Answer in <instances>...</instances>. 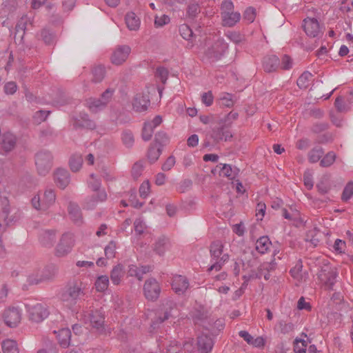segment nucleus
<instances>
[{
    "label": "nucleus",
    "mask_w": 353,
    "mask_h": 353,
    "mask_svg": "<svg viewBox=\"0 0 353 353\" xmlns=\"http://www.w3.org/2000/svg\"><path fill=\"white\" fill-rule=\"evenodd\" d=\"M85 295L83 283L79 280L69 281L60 293L61 300L68 306L75 305Z\"/></svg>",
    "instance_id": "obj_1"
},
{
    "label": "nucleus",
    "mask_w": 353,
    "mask_h": 353,
    "mask_svg": "<svg viewBox=\"0 0 353 353\" xmlns=\"http://www.w3.org/2000/svg\"><path fill=\"white\" fill-rule=\"evenodd\" d=\"M223 245L220 241H216L211 243L210 247V256L215 262L208 268V271L211 272L213 270L219 271L223 264L228 261L229 255L223 254Z\"/></svg>",
    "instance_id": "obj_2"
},
{
    "label": "nucleus",
    "mask_w": 353,
    "mask_h": 353,
    "mask_svg": "<svg viewBox=\"0 0 353 353\" xmlns=\"http://www.w3.org/2000/svg\"><path fill=\"white\" fill-rule=\"evenodd\" d=\"M317 276L326 289L329 290H333L337 276V272L334 267L328 263H324L321 266Z\"/></svg>",
    "instance_id": "obj_3"
},
{
    "label": "nucleus",
    "mask_w": 353,
    "mask_h": 353,
    "mask_svg": "<svg viewBox=\"0 0 353 353\" xmlns=\"http://www.w3.org/2000/svg\"><path fill=\"white\" fill-rule=\"evenodd\" d=\"M52 155L48 151H40L35 155V165L40 175H46L52 166Z\"/></svg>",
    "instance_id": "obj_4"
},
{
    "label": "nucleus",
    "mask_w": 353,
    "mask_h": 353,
    "mask_svg": "<svg viewBox=\"0 0 353 353\" xmlns=\"http://www.w3.org/2000/svg\"><path fill=\"white\" fill-rule=\"evenodd\" d=\"M74 240L72 233L65 232L62 234L55 249V255L62 257L70 253L74 246Z\"/></svg>",
    "instance_id": "obj_5"
},
{
    "label": "nucleus",
    "mask_w": 353,
    "mask_h": 353,
    "mask_svg": "<svg viewBox=\"0 0 353 353\" xmlns=\"http://www.w3.org/2000/svg\"><path fill=\"white\" fill-rule=\"evenodd\" d=\"M29 319L32 322L40 323L46 319L50 312L48 307L42 303H36L33 305H27Z\"/></svg>",
    "instance_id": "obj_6"
},
{
    "label": "nucleus",
    "mask_w": 353,
    "mask_h": 353,
    "mask_svg": "<svg viewBox=\"0 0 353 353\" xmlns=\"http://www.w3.org/2000/svg\"><path fill=\"white\" fill-rule=\"evenodd\" d=\"M143 292L148 300L156 301L161 293V288L157 281L154 278L147 279L143 285Z\"/></svg>",
    "instance_id": "obj_7"
},
{
    "label": "nucleus",
    "mask_w": 353,
    "mask_h": 353,
    "mask_svg": "<svg viewBox=\"0 0 353 353\" xmlns=\"http://www.w3.org/2000/svg\"><path fill=\"white\" fill-rule=\"evenodd\" d=\"M3 318L8 327H15L21 321V313L17 307H9L3 312Z\"/></svg>",
    "instance_id": "obj_8"
},
{
    "label": "nucleus",
    "mask_w": 353,
    "mask_h": 353,
    "mask_svg": "<svg viewBox=\"0 0 353 353\" xmlns=\"http://www.w3.org/2000/svg\"><path fill=\"white\" fill-rule=\"evenodd\" d=\"M150 105L149 92L137 93L132 101L133 110L137 112H145Z\"/></svg>",
    "instance_id": "obj_9"
},
{
    "label": "nucleus",
    "mask_w": 353,
    "mask_h": 353,
    "mask_svg": "<svg viewBox=\"0 0 353 353\" xmlns=\"http://www.w3.org/2000/svg\"><path fill=\"white\" fill-rule=\"evenodd\" d=\"M305 34L312 38L319 37L321 34L319 23L315 18H306L302 25Z\"/></svg>",
    "instance_id": "obj_10"
},
{
    "label": "nucleus",
    "mask_w": 353,
    "mask_h": 353,
    "mask_svg": "<svg viewBox=\"0 0 353 353\" xmlns=\"http://www.w3.org/2000/svg\"><path fill=\"white\" fill-rule=\"evenodd\" d=\"M108 194L105 189H102L99 192L88 196L83 202V207L86 210L94 209L99 203L104 202L107 200Z\"/></svg>",
    "instance_id": "obj_11"
},
{
    "label": "nucleus",
    "mask_w": 353,
    "mask_h": 353,
    "mask_svg": "<svg viewBox=\"0 0 353 353\" xmlns=\"http://www.w3.org/2000/svg\"><path fill=\"white\" fill-rule=\"evenodd\" d=\"M130 52L131 48L127 45L118 46L112 52V63L117 65H121L127 60Z\"/></svg>",
    "instance_id": "obj_12"
},
{
    "label": "nucleus",
    "mask_w": 353,
    "mask_h": 353,
    "mask_svg": "<svg viewBox=\"0 0 353 353\" xmlns=\"http://www.w3.org/2000/svg\"><path fill=\"white\" fill-rule=\"evenodd\" d=\"M210 136L215 142L219 143L222 141H228L230 140L232 137V134L229 126L222 125L221 126L213 128Z\"/></svg>",
    "instance_id": "obj_13"
},
{
    "label": "nucleus",
    "mask_w": 353,
    "mask_h": 353,
    "mask_svg": "<svg viewBox=\"0 0 353 353\" xmlns=\"http://www.w3.org/2000/svg\"><path fill=\"white\" fill-rule=\"evenodd\" d=\"M188 279L182 275H174L172 277V288L178 294H183L189 288Z\"/></svg>",
    "instance_id": "obj_14"
},
{
    "label": "nucleus",
    "mask_w": 353,
    "mask_h": 353,
    "mask_svg": "<svg viewBox=\"0 0 353 353\" xmlns=\"http://www.w3.org/2000/svg\"><path fill=\"white\" fill-rule=\"evenodd\" d=\"M90 323L94 328L100 334H106V331L104 327V316L98 311H92L90 314Z\"/></svg>",
    "instance_id": "obj_15"
},
{
    "label": "nucleus",
    "mask_w": 353,
    "mask_h": 353,
    "mask_svg": "<svg viewBox=\"0 0 353 353\" xmlns=\"http://www.w3.org/2000/svg\"><path fill=\"white\" fill-rule=\"evenodd\" d=\"M72 125L74 129H94L96 126L95 123L90 119L89 116L85 113H80L74 119Z\"/></svg>",
    "instance_id": "obj_16"
},
{
    "label": "nucleus",
    "mask_w": 353,
    "mask_h": 353,
    "mask_svg": "<svg viewBox=\"0 0 353 353\" xmlns=\"http://www.w3.org/2000/svg\"><path fill=\"white\" fill-rule=\"evenodd\" d=\"M17 137L15 135L10 132H6L2 134L0 141L1 149L6 152H9L12 151L16 146Z\"/></svg>",
    "instance_id": "obj_17"
},
{
    "label": "nucleus",
    "mask_w": 353,
    "mask_h": 353,
    "mask_svg": "<svg viewBox=\"0 0 353 353\" xmlns=\"http://www.w3.org/2000/svg\"><path fill=\"white\" fill-rule=\"evenodd\" d=\"M54 179L57 185L63 190L70 183V174L67 170L58 168L54 174Z\"/></svg>",
    "instance_id": "obj_18"
},
{
    "label": "nucleus",
    "mask_w": 353,
    "mask_h": 353,
    "mask_svg": "<svg viewBox=\"0 0 353 353\" xmlns=\"http://www.w3.org/2000/svg\"><path fill=\"white\" fill-rule=\"evenodd\" d=\"M170 241L168 238L165 236L159 237L152 245L153 251L161 256H163L166 251L170 248Z\"/></svg>",
    "instance_id": "obj_19"
},
{
    "label": "nucleus",
    "mask_w": 353,
    "mask_h": 353,
    "mask_svg": "<svg viewBox=\"0 0 353 353\" xmlns=\"http://www.w3.org/2000/svg\"><path fill=\"white\" fill-rule=\"evenodd\" d=\"M197 346L201 353H210L214 346V342L210 336L202 334L197 338Z\"/></svg>",
    "instance_id": "obj_20"
},
{
    "label": "nucleus",
    "mask_w": 353,
    "mask_h": 353,
    "mask_svg": "<svg viewBox=\"0 0 353 353\" xmlns=\"http://www.w3.org/2000/svg\"><path fill=\"white\" fill-rule=\"evenodd\" d=\"M68 212L70 219L77 225H81L83 222L81 210L79 205L70 201L68 206Z\"/></svg>",
    "instance_id": "obj_21"
},
{
    "label": "nucleus",
    "mask_w": 353,
    "mask_h": 353,
    "mask_svg": "<svg viewBox=\"0 0 353 353\" xmlns=\"http://www.w3.org/2000/svg\"><path fill=\"white\" fill-rule=\"evenodd\" d=\"M280 65V60L276 55H268L263 59V68L266 72H272Z\"/></svg>",
    "instance_id": "obj_22"
},
{
    "label": "nucleus",
    "mask_w": 353,
    "mask_h": 353,
    "mask_svg": "<svg viewBox=\"0 0 353 353\" xmlns=\"http://www.w3.org/2000/svg\"><path fill=\"white\" fill-rule=\"evenodd\" d=\"M56 240V231L54 230H48L43 231L39 236L40 243L43 246L51 248L53 246Z\"/></svg>",
    "instance_id": "obj_23"
},
{
    "label": "nucleus",
    "mask_w": 353,
    "mask_h": 353,
    "mask_svg": "<svg viewBox=\"0 0 353 353\" xmlns=\"http://www.w3.org/2000/svg\"><path fill=\"white\" fill-rule=\"evenodd\" d=\"M222 23L224 26L232 27L241 19V14L238 12H230L228 13H221Z\"/></svg>",
    "instance_id": "obj_24"
},
{
    "label": "nucleus",
    "mask_w": 353,
    "mask_h": 353,
    "mask_svg": "<svg viewBox=\"0 0 353 353\" xmlns=\"http://www.w3.org/2000/svg\"><path fill=\"white\" fill-rule=\"evenodd\" d=\"M57 334V339L60 345L63 347H67L70 344L71 332L68 328H63L59 330Z\"/></svg>",
    "instance_id": "obj_25"
},
{
    "label": "nucleus",
    "mask_w": 353,
    "mask_h": 353,
    "mask_svg": "<svg viewBox=\"0 0 353 353\" xmlns=\"http://www.w3.org/2000/svg\"><path fill=\"white\" fill-rule=\"evenodd\" d=\"M220 168V175L229 178L230 179H234L235 176L239 174V169L237 168H232L229 164H219L216 166Z\"/></svg>",
    "instance_id": "obj_26"
},
{
    "label": "nucleus",
    "mask_w": 353,
    "mask_h": 353,
    "mask_svg": "<svg viewBox=\"0 0 353 353\" xmlns=\"http://www.w3.org/2000/svg\"><path fill=\"white\" fill-rule=\"evenodd\" d=\"M125 20L127 27L129 30L134 31L139 30L141 21L139 18L135 14L134 12H130L127 13L125 17Z\"/></svg>",
    "instance_id": "obj_27"
},
{
    "label": "nucleus",
    "mask_w": 353,
    "mask_h": 353,
    "mask_svg": "<svg viewBox=\"0 0 353 353\" xmlns=\"http://www.w3.org/2000/svg\"><path fill=\"white\" fill-rule=\"evenodd\" d=\"M124 268L121 263L115 265L110 272V279L113 284L119 285L124 275Z\"/></svg>",
    "instance_id": "obj_28"
},
{
    "label": "nucleus",
    "mask_w": 353,
    "mask_h": 353,
    "mask_svg": "<svg viewBox=\"0 0 353 353\" xmlns=\"http://www.w3.org/2000/svg\"><path fill=\"white\" fill-rule=\"evenodd\" d=\"M271 245L272 243L268 236H263L257 239L256 242V250L261 254H265L269 250Z\"/></svg>",
    "instance_id": "obj_29"
},
{
    "label": "nucleus",
    "mask_w": 353,
    "mask_h": 353,
    "mask_svg": "<svg viewBox=\"0 0 353 353\" xmlns=\"http://www.w3.org/2000/svg\"><path fill=\"white\" fill-rule=\"evenodd\" d=\"M87 105L89 110L92 112H97L103 109H104L106 106L105 105V103L101 101V99L96 98H90L87 100Z\"/></svg>",
    "instance_id": "obj_30"
},
{
    "label": "nucleus",
    "mask_w": 353,
    "mask_h": 353,
    "mask_svg": "<svg viewBox=\"0 0 353 353\" xmlns=\"http://www.w3.org/2000/svg\"><path fill=\"white\" fill-rule=\"evenodd\" d=\"M56 200V194L54 190L49 188L46 190L43 197V205L44 209H48L52 205Z\"/></svg>",
    "instance_id": "obj_31"
},
{
    "label": "nucleus",
    "mask_w": 353,
    "mask_h": 353,
    "mask_svg": "<svg viewBox=\"0 0 353 353\" xmlns=\"http://www.w3.org/2000/svg\"><path fill=\"white\" fill-rule=\"evenodd\" d=\"M2 351L3 353H19V348L15 341L6 339L2 342Z\"/></svg>",
    "instance_id": "obj_32"
},
{
    "label": "nucleus",
    "mask_w": 353,
    "mask_h": 353,
    "mask_svg": "<svg viewBox=\"0 0 353 353\" xmlns=\"http://www.w3.org/2000/svg\"><path fill=\"white\" fill-rule=\"evenodd\" d=\"M83 163V158L79 154H73L69 161V165L72 172H77L80 170Z\"/></svg>",
    "instance_id": "obj_33"
},
{
    "label": "nucleus",
    "mask_w": 353,
    "mask_h": 353,
    "mask_svg": "<svg viewBox=\"0 0 353 353\" xmlns=\"http://www.w3.org/2000/svg\"><path fill=\"white\" fill-rule=\"evenodd\" d=\"M324 154V150L321 147H314L308 153V159L310 163H316Z\"/></svg>",
    "instance_id": "obj_34"
},
{
    "label": "nucleus",
    "mask_w": 353,
    "mask_h": 353,
    "mask_svg": "<svg viewBox=\"0 0 353 353\" xmlns=\"http://www.w3.org/2000/svg\"><path fill=\"white\" fill-rule=\"evenodd\" d=\"M41 40L48 46L54 45L56 41L55 34L47 29H43L41 31Z\"/></svg>",
    "instance_id": "obj_35"
},
{
    "label": "nucleus",
    "mask_w": 353,
    "mask_h": 353,
    "mask_svg": "<svg viewBox=\"0 0 353 353\" xmlns=\"http://www.w3.org/2000/svg\"><path fill=\"white\" fill-rule=\"evenodd\" d=\"M276 326L279 332L283 334H289L294 330V325L292 322H287L284 320H279L277 322Z\"/></svg>",
    "instance_id": "obj_36"
},
{
    "label": "nucleus",
    "mask_w": 353,
    "mask_h": 353,
    "mask_svg": "<svg viewBox=\"0 0 353 353\" xmlns=\"http://www.w3.org/2000/svg\"><path fill=\"white\" fill-rule=\"evenodd\" d=\"M348 101L349 103L346 104V103L344 101L343 99L341 97H338L334 102V105L337 110L340 112H345L348 111L350 110V105L353 101V95Z\"/></svg>",
    "instance_id": "obj_37"
},
{
    "label": "nucleus",
    "mask_w": 353,
    "mask_h": 353,
    "mask_svg": "<svg viewBox=\"0 0 353 353\" xmlns=\"http://www.w3.org/2000/svg\"><path fill=\"white\" fill-rule=\"evenodd\" d=\"M312 75L310 72H304L297 79L296 83L299 88L306 89L309 84Z\"/></svg>",
    "instance_id": "obj_38"
},
{
    "label": "nucleus",
    "mask_w": 353,
    "mask_h": 353,
    "mask_svg": "<svg viewBox=\"0 0 353 353\" xmlns=\"http://www.w3.org/2000/svg\"><path fill=\"white\" fill-rule=\"evenodd\" d=\"M95 288L98 292H104L109 285V278L106 275L98 276L95 281Z\"/></svg>",
    "instance_id": "obj_39"
},
{
    "label": "nucleus",
    "mask_w": 353,
    "mask_h": 353,
    "mask_svg": "<svg viewBox=\"0 0 353 353\" xmlns=\"http://www.w3.org/2000/svg\"><path fill=\"white\" fill-rule=\"evenodd\" d=\"M105 69L102 65L95 66L92 69V81L95 83L101 82L105 77Z\"/></svg>",
    "instance_id": "obj_40"
},
{
    "label": "nucleus",
    "mask_w": 353,
    "mask_h": 353,
    "mask_svg": "<svg viewBox=\"0 0 353 353\" xmlns=\"http://www.w3.org/2000/svg\"><path fill=\"white\" fill-rule=\"evenodd\" d=\"M161 154V148H157L155 146L151 145L148 149L147 154L148 159L150 163H153L157 161L159 159Z\"/></svg>",
    "instance_id": "obj_41"
},
{
    "label": "nucleus",
    "mask_w": 353,
    "mask_h": 353,
    "mask_svg": "<svg viewBox=\"0 0 353 353\" xmlns=\"http://www.w3.org/2000/svg\"><path fill=\"white\" fill-rule=\"evenodd\" d=\"M336 159V154L334 152H329L320 161V165L323 168L332 165Z\"/></svg>",
    "instance_id": "obj_42"
},
{
    "label": "nucleus",
    "mask_w": 353,
    "mask_h": 353,
    "mask_svg": "<svg viewBox=\"0 0 353 353\" xmlns=\"http://www.w3.org/2000/svg\"><path fill=\"white\" fill-rule=\"evenodd\" d=\"M143 170L144 164L143 161H139L134 163L131 171L133 179L137 180L142 174Z\"/></svg>",
    "instance_id": "obj_43"
},
{
    "label": "nucleus",
    "mask_w": 353,
    "mask_h": 353,
    "mask_svg": "<svg viewBox=\"0 0 353 353\" xmlns=\"http://www.w3.org/2000/svg\"><path fill=\"white\" fill-rule=\"evenodd\" d=\"M117 245L115 241H111L104 248L105 256L107 259L114 258L116 254Z\"/></svg>",
    "instance_id": "obj_44"
},
{
    "label": "nucleus",
    "mask_w": 353,
    "mask_h": 353,
    "mask_svg": "<svg viewBox=\"0 0 353 353\" xmlns=\"http://www.w3.org/2000/svg\"><path fill=\"white\" fill-rule=\"evenodd\" d=\"M154 132V127L150 123H145L142 130V139L145 141H148L151 139Z\"/></svg>",
    "instance_id": "obj_45"
},
{
    "label": "nucleus",
    "mask_w": 353,
    "mask_h": 353,
    "mask_svg": "<svg viewBox=\"0 0 353 353\" xmlns=\"http://www.w3.org/2000/svg\"><path fill=\"white\" fill-rule=\"evenodd\" d=\"M353 195V181L348 182L345 186L342 195L341 199L343 201L347 202L350 199L352 196Z\"/></svg>",
    "instance_id": "obj_46"
},
{
    "label": "nucleus",
    "mask_w": 353,
    "mask_h": 353,
    "mask_svg": "<svg viewBox=\"0 0 353 353\" xmlns=\"http://www.w3.org/2000/svg\"><path fill=\"white\" fill-rule=\"evenodd\" d=\"M319 232V230L316 228L308 231L306 234V240L310 241L314 246H316L320 241L318 236Z\"/></svg>",
    "instance_id": "obj_47"
},
{
    "label": "nucleus",
    "mask_w": 353,
    "mask_h": 353,
    "mask_svg": "<svg viewBox=\"0 0 353 353\" xmlns=\"http://www.w3.org/2000/svg\"><path fill=\"white\" fill-rule=\"evenodd\" d=\"M225 34L228 39L235 44H239L244 40V36L239 32L228 31Z\"/></svg>",
    "instance_id": "obj_48"
},
{
    "label": "nucleus",
    "mask_w": 353,
    "mask_h": 353,
    "mask_svg": "<svg viewBox=\"0 0 353 353\" xmlns=\"http://www.w3.org/2000/svg\"><path fill=\"white\" fill-rule=\"evenodd\" d=\"M179 32L181 36L185 40H190L193 36V32L192 29L186 24L180 26Z\"/></svg>",
    "instance_id": "obj_49"
},
{
    "label": "nucleus",
    "mask_w": 353,
    "mask_h": 353,
    "mask_svg": "<svg viewBox=\"0 0 353 353\" xmlns=\"http://www.w3.org/2000/svg\"><path fill=\"white\" fill-rule=\"evenodd\" d=\"M200 12V7L199 3H190L187 8V16L190 18H195Z\"/></svg>",
    "instance_id": "obj_50"
},
{
    "label": "nucleus",
    "mask_w": 353,
    "mask_h": 353,
    "mask_svg": "<svg viewBox=\"0 0 353 353\" xmlns=\"http://www.w3.org/2000/svg\"><path fill=\"white\" fill-rule=\"evenodd\" d=\"M221 105L225 107L231 108L234 105L233 96L229 93H223L220 97Z\"/></svg>",
    "instance_id": "obj_51"
},
{
    "label": "nucleus",
    "mask_w": 353,
    "mask_h": 353,
    "mask_svg": "<svg viewBox=\"0 0 353 353\" xmlns=\"http://www.w3.org/2000/svg\"><path fill=\"white\" fill-rule=\"evenodd\" d=\"M154 141L160 145H165L169 142V137L163 131H159L155 134Z\"/></svg>",
    "instance_id": "obj_52"
},
{
    "label": "nucleus",
    "mask_w": 353,
    "mask_h": 353,
    "mask_svg": "<svg viewBox=\"0 0 353 353\" xmlns=\"http://www.w3.org/2000/svg\"><path fill=\"white\" fill-rule=\"evenodd\" d=\"M168 76V71L163 67H159L156 70L155 77L163 83H165Z\"/></svg>",
    "instance_id": "obj_53"
},
{
    "label": "nucleus",
    "mask_w": 353,
    "mask_h": 353,
    "mask_svg": "<svg viewBox=\"0 0 353 353\" xmlns=\"http://www.w3.org/2000/svg\"><path fill=\"white\" fill-rule=\"evenodd\" d=\"M128 274L129 276L136 277L139 281H141L143 279L140 268L135 265H130L128 266Z\"/></svg>",
    "instance_id": "obj_54"
},
{
    "label": "nucleus",
    "mask_w": 353,
    "mask_h": 353,
    "mask_svg": "<svg viewBox=\"0 0 353 353\" xmlns=\"http://www.w3.org/2000/svg\"><path fill=\"white\" fill-rule=\"evenodd\" d=\"M122 141L126 147L131 148L134 142L132 133L130 132H124L122 134Z\"/></svg>",
    "instance_id": "obj_55"
},
{
    "label": "nucleus",
    "mask_w": 353,
    "mask_h": 353,
    "mask_svg": "<svg viewBox=\"0 0 353 353\" xmlns=\"http://www.w3.org/2000/svg\"><path fill=\"white\" fill-rule=\"evenodd\" d=\"M256 17V10L252 7L248 8L243 13V19L248 23H252Z\"/></svg>",
    "instance_id": "obj_56"
},
{
    "label": "nucleus",
    "mask_w": 353,
    "mask_h": 353,
    "mask_svg": "<svg viewBox=\"0 0 353 353\" xmlns=\"http://www.w3.org/2000/svg\"><path fill=\"white\" fill-rule=\"evenodd\" d=\"M114 89L108 88L101 94L100 99H101V101L105 103V106H107V105L111 101L112 96L114 94Z\"/></svg>",
    "instance_id": "obj_57"
},
{
    "label": "nucleus",
    "mask_w": 353,
    "mask_h": 353,
    "mask_svg": "<svg viewBox=\"0 0 353 353\" xmlns=\"http://www.w3.org/2000/svg\"><path fill=\"white\" fill-rule=\"evenodd\" d=\"M170 21V17L166 14H163L160 17L157 16L154 19V26L156 28L163 27L168 24Z\"/></svg>",
    "instance_id": "obj_58"
},
{
    "label": "nucleus",
    "mask_w": 353,
    "mask_h": 353,
    "mask_svg": "<svg viewBox=\"0 0 353 353\" xmlns=\"http://www.w3.org/2000/svg\"><path fill=\"white\" fill-rule=\"evenodd\" d=\"M306 342L303 339H296L294 345V352L296 353H305L306 352Z\"/></svg>",
    "instance_id": "obj_59"
},
{
    "label": "nucleus",
    "mask_w": 353,
    "mask_h": 353,
    "mask_svg": "<svg viewBox=\"0 0 353 353\" xmlns=\"http://www.w3.org/2000/svg\"><path fill=\"white\" fill-rule=\"evenodd\" d=\"M181 344L176 341H172L168 346L166 353H181Z\"/></svg>",
    "instance_id": "obj_60"
},
{
    "label": "nucleus",
    "mask_w": 353,
    "mask_h": 353,
    "mask_svg": "<svg viewBox=\"0 0 353 353\" xmlns=\"http://www.w3.org/2000/svg\"><path fill=\"white\" fill-rule=\"evenodd\" d=\"M28 23H30V19L27 17V15H23L17 21L15 29L26 30Z\"/></svg>",
    "instance_id": "obj_61"
},
{
    "label": "nucleus",
    "mask_w": 353,
    "mask_h": 353,
    "mask_svg": "<svg viewBox=\"0 0 353 353\" xmlns=\"http://www.w3.org/2000/svg\"><path fill=\"white\" fill-rule=\"evenodd\" d=\"M3 88L6 94H13L17 90V85L14 81H9L5 84Z\"/></svg>",
    "instance_id": "obj_62"
},
{
    "label": "nucleus",
    "mask_w": 353,
    "mask_h": 353,
    "mask_svg": "<svg viewBox=\"0 0 353 353\" xmlns=\"http://www.w3.org/2000/svg\"><path fill=\"white\" fill-rule=\"evenodd\" d=\"M150 185L149 181H143L139 188V194L141 197L145 198L150 192Z\"/></svg>",
    "instance_id": "obj_63"
},
{
    "label": "nucleus",
    "mask_w": 353,
    "mask_h": 353,
    "mask_svg": "<svg viewBox=\"0 0 353 353\" xmlns=\"http://www.w3.org/2000/svg\"><path fill=\"white\" fill-rule=\"evenodd\" d=\"M135 232L140 235L142 234L145 228L144 222L141 219H137L134 222Z\"/></svg>",
    "instance_id": "obj_64"
}]
</instances>
